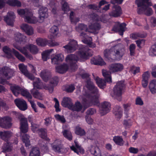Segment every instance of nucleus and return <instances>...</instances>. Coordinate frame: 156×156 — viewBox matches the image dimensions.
<instances>
[{
	"label": "nucleus",
	"instance_id": "f257e3e1",
	"mask_svg": "<svg viewBox=\"0 0 156 156\" xmlns=\"http://www.w3.org/2000/svg\"><path fill=\"white\" fill-rule=\"evenodd\" d=\"M79 51L76 52L77 55L70 54L66 58V61L68 63L69 68L72 71H75L77 69L76 62L81 58L87 60L93 55L92 51L85 45H81L78 47Z\"/></svg>",
	"mask_w": 156,
	"mask_h": 156
},
{
	"label": "nucleus",
	"instance_id": "f03ea898",
	"mask_svg": "<svg viewBox=\"0 0 156 156\" xmlns=\"http://www.w3.org/2000/svg\"><path fill=\"white\" fill-rule=\"evenodd\" d=\"M85 83L87 88L91 91V94H86L85 98L82 99L83 106L87 108L93 105H97L99 104V94L97 87H95L90 78L87 79Z\"/></svg>",
	"mask_w": 156,
	"mask_h": 156
},
{
	"label": "nucleus",
	"instance_id": "7ed1b4c3",
	"mask_svg": "<svg viewBox=\"0 0 156 156\" xmlns=\"http://www.w3.org/2000/svg\"><path fill=\"white\" fill-rule=\"evenodd\" d=\"M125 49L121 45H117L109 49L105 50L104 55L109 61L113 62L117 59H120L124 54Z\"/></svg>",
	"mask_w": 156,
	"mask_h": 156
},
{
	"label": "nucleus",
	"instance_id": "20e7f679",
	"mask_svg": "<svg viewBox=\"0 0 156 156\" xmlns=\"http://www.w3.org/2000/svg\"><path fill=\"white\" fill-rule=\"evenodd\" d=\"M20 130L22 133H24L22 136V140L25 144L26 147H29L30 145L29 136L26 134L28 130V125L27 119L22 118L20 120Z\"/></svg>",
	"mask_w": 156,
	"mask_h": 156
},
{
	"label": "nucleus",
	"instance_id": "39448f33",
	"mask_svg": "<svg viewBox=\"0 0 156 156\" xmlns=\"http://www.w3.org/2000/svg\"><path fill=\"white\" fill-rule=\"evenodd\" d=\"M14 71L7 66L0 68V75L6 79L0 77V83L3 85L7 83V80L10 79L14 75Z\"/></svg>",
	"mask_w": 156,
	"mask_h": 156
},
{
	"label": "nucleus",
	"instance_id": "423d86ee",
	"mask_svg": "<svg viewBox=\"0 0 156 156\" xmlns=\"http://www.w3.org/2000/svg\"><path fill=\"white\" fill-rule=\"evenodd\" d=\"M17 11L19 15H24L25 21L27 23H36L38 22L37 19L33 16V14L30 10L20 9L18 10Z\"/></svg>",
	"mask_w": 156,
	"mask_h": 156
},
{
	"label": "nucleus",
	"instance_id": "0eeeda50",
	"mask_svg": "<svg viewBox=\"0 0 156 156\" xmlns=\"http://www.w3.org/2000/svg\"><path fill=\"white\" fill-rule=\"evenodd\" d=\"M126 85L123 81H120L117 82L113 88V91L114 95L119 98V101L121 100V96L124 92Z\"/></svg>",
	"mask_w": 156,
	"mask_h": 156
},
{
	"label": "nucleus",
	"instance_id": "6e6552de",
	"mask_svg": "<svg viewBox=\"0 0 156 156\" xmlns=\"http://www.w3.org/2000/svg\"><path fill=\"white\" fill-rule=\"evenodd\" d=\"M12 119L11 117L6 116L3 117H0V126L4 128H9L12 126Z\"/></svg>",
	"mask_w": 156,
	"mask_h": 156
},
{
	"label": "nucleus",
	"instance_id": "1a4fd4ad",
	"mask_svg": "<svg viewBox=\"0 0 156 156\" xmlns=\"http://www.w3.org/2000/svg\"><path fill=\"white\" fill-rule=\"evenodd\" d=\"M59 78L57 76L53 77L51 79L48 85L44 86V88L48 90L50 93H52L54 87L56 86L58 82Z\"/></svg>",
	"mask_w": 156,
	"mask_h": 156
},
{
	"label": "nucleus",
	"instance_id": "9d476101",
	"mask_svg": "<svg viewBox=\"0 0 156 156\" xmlns=\"http://www.w3.org/2000/svg\"><path fill=\"white\" fill-rule=\"evenodd\" d=\"M80 36L81 37L82 41L84 43L89 45L91 48H94L96 47L95 44H92V38L89 37L87 34L82 32L80 33Z\"/></svg>",
	"mask_w": 156,
	"mask_h": 156
},
{
	"label": "nucleus",
	"instance_id": "9b49d317",
	"mask_svg": "<svg viewBox=\"0 0 156 156\" xmlns=\"http://www.w3.org/2000/svg\"><path fill=\"white\" fill-rule=\"evenodd\" d=\"M4 21L8 25L11 26L13 25L16 16L13 12H9L7 13V15L4 16Z\"/></svg>",
	"mask_w": 156,
	"mask_h": 156
},
{
	"label": "nucleus",
	"instance_id": "f8f14e48",
	"mask_svg": "<svg viewBox=\"0 0 156 156\" xmlns=\"http://www.w3.org/2000/svg\"><path fill=\"white\" fill-rule=\"evenodd\" d=\"M77 45V43L76 41L72 40L67 44L64 46L63 48H65L68 52H72L76 50Z\"/></svg>",
	"mask_w": 156,
	"mask_h": 156
},
{
	"label": "nucleus",
	"instance_id": "ddd939ff",
	"mask_svg": "<svg viewBox=\"0 0 156 156\" xmlns=\"http://www.w3.org/2000/svg\"><path fill=\"white\" fill-rule=\"evenodd\" d=\"M111 105L110 103L106 101L101 104L100 112L101 115H103L110 112L111 110Z\"/></svg>",
	"mask_w": 156,
	"mask_h": 156
},
{
	"label": "nucleus",
	"instance_id": "4468645a",
	"mask_svg": "<svg viewBox=\"0 0 156 156\" xmlns=\"http://www.w3.org/2000/svg\"><path fill=\"white\" fill-rule=\"evenodd\" d=\"M126 26V24L124 23L120 24L119 22H118L117 24L113 27L112 30L115 32H118L120 35L122 36L125 31L124 27Z\"/></svg>",
	"mask_w": 156,
	"mask_h": 156
},
{
	"label": "nucleus",
	"instance_id": "2eb2a0df",
	"mask_svg": "<svg viewBox=\"0 0 156 156\" xmlns=\"http://www.w3.org/2000/svg\"><path fill=\"white\" fill-rule=\"evenodd\" d=\"M14 103L17 107L21 111H25L27 108V105L26 101L23 99H16Z\"/></svg>",
	"mask_w": 156,
	"mask_h": 156
},
{
	"label": "nucleus",
	"instance_id": "dca6fc26",
	"mask_svg": "<svg viewBox=\"0 0 156 156\" xmlns=\"http://www.w3.org/2000/svg\"><path fill=\"white\" fill-rule=\"evenodd\" d=\"M122 10L121 7L118 5H114L113 8V10L109 13V15L114 17H118L122 14Z\"/></svg>",
	"mask_w": 156,
	"mask_h": 156
},
{
	"label": "nucleus",
	"instance_id": "f3484780",
	"mask_svg": "<svg viewBox=\"0 0 156 156\" xmlns=\"http://www.w3.org/2000/svg\"><path fill=\"white\" fill-rule=\"evenodd\" d=\"M36 42L38 45L44 47L47 45L53 46L57 45L51 41L41 38H37L36 40Z\"/></svg>",
	"mask_w": 156,
	"mask_h": 156
},
{
	"label": "nucleus",
	"instance_id": "a211bd4d",
	"mask_svg": "<svg viewBox=\"0 0 156 156\" xmlns=\"http://www.w3.org/2000/svg\"><path fill=\"white\" fill-rule=\"evenodd\" d=\"M123 68V65L119 63H112L109 66V70L112 73L120 72L122 70Z\"/></svg>",
	"mask_w": 156,
	"mask_h": 156
},
{
	"label": "nucleus",
	"instance_id": "6ab92c4d",
	"mask_svg": "<svg viewBox=\"0 0 156 156\" xmlns=\"http://www.w3.org/2000/svg\"><path fill=\"white\" fill-rule=\"evenodd\" d=\"M90 62L92 64L96 65L102 66L106 64V63L100 55L92 58Z\"/></svg>",
	"mask_w": 156,
	"mask_h": 156
},
{
	"label": "nucleus",
	"instance_id": "aec40b11",
	"mask_svg": "<svg viewBox=\"0 0 156 156\" xmlns=\"http://www.w3.org/2000/svg\"><path fill=\"white\" fill-rule=\"evenodd\" d=\"M12 133L10 131H4L0 132V137L4 141L7 142L12 136Z\"/></svg>",
	"mask_w": 156,
	"mask_h": 156
},
{
	"label": "nucleus",
	"instance_id": "412c9836",
	"mask_svg": "<svg viewBox=\"0 0 156 156\" xmlns=\"http://www.w3.org/2000/svg\"><path fill=\"white\" fill-rule=\"evenodd\" d=\"M48 9L45 7H41L40 8L38 11L39 14V17L41 20L40 22H42L45 18L48 17L47 13Z\"/></svg>",
	"mask_w": 156,
	"mask_h": 156
},
{
	"label": "nucleus",
	"instance_id": "4be33fe9",
	"mask_svg": "<svg viewBox=\"0 0 156 156\" xmlns=\"http://www.w3.org/2000/svg\"><path fill=\"white\" fill-rule=\"evenodd\" d=\"M64 59V56L62 54L56 55L51 59V62L52 64H58L62 62Z\"/></svg>",
	"mask_w": 156,
	"mask_h": 156
},
{
	"label": "nucleus",
	"instance_id": "5701e85b",
	"mask_svg": "<svg viewBox=\"0 0 156 156\" xmlns=\"http://www.w3.org/2000/svg\"><path fill=\"white\" fill-rule=\"evenodd\" d=\"M21 28L28 35H31L34 33L33 28L27 24H22L21 26Z\"/></svg>",
	"mask_w": 156,
	"mask_h": 156
},
{
	"label": "nucleus",
	"instance_id": "b1692460",
	"mask_svg": "<svg viewBox=\"0 0 156 156\" xmlns=\"http://www.w3.org/2000/svg\"><path fill=\"white\" fill-rule=\"evenodd\" d=\"M73 103L72 100L70 98L65 97L63 99L62 105L64 107L67 108L70 110L71 106H73Z\"/></svg>",
	"mask_w": 156,
	"mask_h": 156
},
{
	"label": "nucleus",
	"instance_id": "393cba45",
	"mask_svg": "<svg viewBox=\"0 0 156 156\" xmlns=\"http://www.w3.org/2000/svg\"><path fill=\"white\" fill-rule=\"evenodd\" d=\"M52 149L55 152L58 153L61 152V149L62 148V145L61 142L58 140H55L51 144Z\"/></svg>",
	"mask_w": 156,
	"mask_h": 156
},
{
	"label": "nucleus",
	"instance_id": "a878e982",
	"mask_svg": "<svg viewBox=\"0 0 156 156\" xmlns=\"http://www.w3.org/2000/svg\"><path fill=\"white\" fill-rule=\"evenodd\" d=\"M90 29L91 30L94 34H98L99 30L101 28V25L98 22H95L91 24L89 26Z\"/></svg>",
	"mask_w": 156,
	"mask_h": 156
},
{
	"label": "nucleus",
	"instance_id": "bb28decb",
	"mask_svg": "<svg viewBox=\"0 0 156 156\" xmlns=\"http://www.w3.org/2000/svg\"><path fill=\"white\" fill-rule=\"evenodd\" d=\"M69 66L66 63L56 67V72L61 73L63 74L66 73L69 69Z\"/></svg>",
	"mask_w": 156,
	"mask_h": 156
},
{
	"label": "nucleus",
	"instance_id": "cd10ccee",
	"mask_svg": "<svg viewBox=\"0 0 156 156\" xmlns=\"http://www.w3.org/2000/svg\"><path fill=\"white\" fill-rule=\"evenodd\" d=\"M113 113L118 119H120L122 115V112L121 107L119 106H115L113 109Z\"/></svg>",
	"mask_w": 156,
	"mask_h": 156
},
{
	"label": "nucleus",
	"instance_id": "c85d7f7f",
	"mask_svg": "<svg viewBox=\"0 0 156 156\" xmlns=\"http://www.w3.org/2000/svg\"><path fill=\"white\" fill-rule=\"evenodd\" d=\"M38 133L41 138L45 139L46 141H49L50 139L47 137V129L45 128H41L38 129Z\"/></svg>",
	"mask_w": 156,
	"mask_h": 156
},
{
	"label": "nucleus",
	"instance_id": "c756f323",
	"mask_svg": "<svg viewBox=\"0 0 156 156\" xmlns=\"http://www.w3.org/2000/svg\"><path fill=\"white\" fill-rule=\"evenodd\" d=\"M83 108V106L80 102L78 101L75 102L74 105L73 103L70 110L73 111L79 112Z\"/></svg>",
	"mask_w": 156,
	"mask_h": 156
},
{
	"label": "nucleus",
	"instance_id": "7c9ffc66",
	"mask_svg": "<svg viewBox=\"0 0 156 156\" xmlns=\"http://www.w3.org/2000/svg\"><path fill=\"white\" fill-rule=\"evenodd\" d=\"M26 37L22 35L20 33H18L15 34V41L18 42H19L20 44L25 42Z\"/></svg>",
	"mask_w": 156,
	"mask_h": 156
},
{
	"label": "nucleus",
	"instance_id": "2f4dec72",
	"mask_svg": "<svg viewBox=\"0 0 156 156\" xmlns=\"http://www.w3.org/2000/svg\"><path fill=\"white\" fill-rule=\"evenodd\" d=\"M10 88L13 94L18 96L20 94L22 88L18 86H10Z\"/></svg>",
	"mask_w": 156,
	"mask_h": 156
},
{
	"label": "nucleus",
	"instance_id": "473e14b6",
	"mask_svg": "<svg viewBox=\"0 0 156 156\" xmlns=\"http://www.w3.org/2000/svg\"><path fill=\"white\" fill-rule=\"evenodd\" d=\"M90 151L91 154L95 156H101L100 151L98 147L91 146L90 147Z\"/></svg>",
	"mask_w": 156,
	"mask_h": 156
},
{
	"label": "nucleus",
	"instance_id": "72a5a7b5",
	"mask_svg": "<svg viewBox=\"0 0 156 156\" xmlns=\"http://www.w3.org/2000/svg\"><path fill=\"white\" fill-rule=\"evenodd\" d=\"M30 92L34 98L39 100H41L42 94L41 93L39 92L38 90L36 89L33 88L31 90Z\"/></svg>",
	"mask_w": 156,
	"mask_h": 156
},
{
	"label": "nucleus",
	"instance_id": "f704fd0d",
	"mask_svg": "<svg viewBox=\"0 0 156 156\" xmlns=\"http://www.w3.org/2000/svg\"><path fill=\"white\" fill-rule=\"evenodd\" d=\"M149 87L152 94H154L156 93V79H153L150 81L149 83Z\"/></svg>",
	"mask_w": 156,
	"mask_h": 156
},
{
	"label": "nucleus",
	"instance_id": "c9c22d12",
	"mask_svg": "<svg viewBox=\"0 0 156 156\" xmlns=\"http://www.w3.org/2000/svg\"><path fill=\"white\" fill-rule=\"evenodd\" d=\"M97 84L98 87L101 89H103L105 88V86H106V82L101 79L99 78L98 77H97L94 78Z\"/></svg>",
	"mask_w": 156,
	"mask_h": 156
},
{
	"label": "nucleus",
	"instance_id": "e433bc0d",
	"mask_svg": "<svg viewBox=\"0 0 156 156\" xmlns=\"http://www.w3.org/2000/svg\"><path fill=\"white\" fill-rule=\"evenodd\" d=\"M113 140L115 144L119 146H122L124 144V141L121 136H115L113 137Z\"/></svg>",
	"mask_w": 156,
	"mask_h": 156
},
{
	"label": "nucleus",
	"instance_id": "4c0bfd02",
	"mask_svg": "<svg viewBox=\"0 0 156 156\" xmlns=\"http://www.w3.org/2000/svg\"><path fill=\"white\" fill-rule=\"evenodd\" d=\"M111 72L108 71H105L102 72L103 76L105 77V82L109 83H112V76H111Z\"/></svg>",
	"mask_w": 156,
	"mask_h": 156
},
{
	"label": "nucleus",
	"instance_id": "58836bf2",
	"mask_svg": "<svg viewBox=\"0 0 156 156\" xmlns=\"http://www.w3.org/2000/svg\"><path fill=\"white\" fill-rule=\"evenodd\" d=\"M6 3L12 6L20 7L21 6V2L18 0H7Z\"/></svg>",
	"mask_w": 156,
	"mask_h": 156
},
{
	"label": "nucleus",
	"instance_id": "ea45409f",
	"mask_svg": "<svg viewBox=\"0 0 156 156\" xmlns=\"http://www.w3.org/2000/svg\"><path fill=\"white\" fill-rule=\"evenodd\" d=\"M28 46V45H26L25 46L21 48V49L20 50V51L21 53L24 54L27 58L31 59L32 57L31 55L28 53V50H29V49Z\"/></svg>",
	"mask_w": 156,
	"mask_h": 156
},
{
	"label": "nucleus",
	"instance_id": "a19ab883",
	"mask_svg": "<svg viewBox=\"0 0 156 156\" xmlns=\"http://www.w3.org/2000/svg\"><path fill=\"white\" fill-rule=\"evenodd\" d=\"M12 52L15 56L20 61L22 62H24L25 61V58L14 48H12Z\"/></svg>",
	"mask_w": 156,
	"mask_h": 156
},
{
	"label": "nucleus",
	"instance_id": "79ce46f5",
	"mask_svg": "<svg viewBox=\"0 0 156 156\" xmlns=\"http://www.w3.org/2000/svg\"><path fill=\"white\" fill-rule=\"evenodd\" d=\"M20 94L27 99L28 101L32 98V96L30 93L27 90L23 89L22 88L21 89Z\"/></svg>",
	"mask_w": 156,
	"mask_h": 156
},
{
	"label": "nucleus",
	"instance_id": "37998d69",
	"mask_svg": "<svg viewBox=\"0 0 156 156\" xmlns=\"http://www.w3.org/2000/svg\"><path fill=\"white\" fill-rule=\"evenodd\" d=\"M53 51V49H50L43 51L41 54L42 58L43 60L44 61H46L51 53Z\"/></svg>",
	"mask_w": 156,
	"mask_h": 156
},
{
	"label": "nucleus",
	"instance_id": "c03bdc74",
	"mask_svg": "<svg viewBox=\"0 0 156 156\" xmlns=\"http://www.w3.org/2000/svg\"><path fill=\"white\" fill-rule=\"evenodd\" d=\"M58 28L57 26H54L50 30V32L51 33L52 37L51 38H55L58 33Z\"/></svg>",
	"mask_w": 156,
	"mask_h": 156
},
{
	"label": "nucleus",
	"instance_id": "a18cd8bd",
	"mask_svg": "<svg viewBox=\"0 0 156 156\" xmlns=\"http://www.w3.org/2000/svg\"><path fill=\"white\" fill-rule=\"evenodd\" d=\"M74 12L71 11L69 15V19L71 23L76 24L80 21V18L78 17H74Z\"/></svg>",
	"mask_w": 156,
	"mask_h": 156
},
{
	"label": "nucleus",
	"instance_id": "49530a36",
	"mask_svg": "<svg viewBox=\"0 0 156 156\" xmlns=\"http://www.w3.org/2000/svg\"><path fill=\"white\" fill-rule=\"evenodd\" d=\"M75 133L77 135L80 136L84 135L86 133L84 130L78 126H76L75 128Z\"/></svg>",
	"mask_w": 156,
	"mask_h": 156
},
{
	"label": "nucleus",
	"instance_id": "de8ad7c7",
	"mask_svg": "<svg viewBox=\"0 0 156 156\" xmlns=\"http://www.w3.org/2000/svg\"><path fill=\"white\" fill-rule=\"evenodd\" d=\"M74 84L67 85L65 87V90L68 93H72L75 89Z\"/></svg>",
	"mask_w": 156,
	"mask_h": 156
},
{
	"label": "nucleus",
	"instance_id": "09e8293b",
	"mask_svg": "<svg viewBox=\"0 0 156 156\" xmlns=\"http://www.w3.org/2000/svg\"><path fill=\"white\" fill-rule=\"evenodd\" d=\"M3 51L9 58H11L12 57L11 53H12V49L11 50L9 47L7 46H5L3 48Z\"/></svg>",
	"mask_w": 156,
	"mask_h": 156
},
{
	"label": "nucleus",
	"instance_id": "8fccbe9b",
	"mask_svg": "<svg viewBox=\"0 0 156 156\" xmlns=\"http://www.w3.org/2000/svg\"><path fill=\"white\" fill-rule=\"evenodd\" d=\"M40 152L39 150L37 147L33 148L30 152L29 156H39Z\"/></svg>",
	"mask_w": 156,
	"mask_h": 156
},
{
	"label": "nucleus",
	"instance_id": "3c124183",
	"mask_svg": "<svg viewBox=\"0 0 156 156\" xmlns=\"http://www.w3.org/2000/svg\"><path fill=\"white\" fill-rule=\"evenodd\" d=\"M28 47L30 52L34 54H37L38 51V49L37 47L34 45H28Z\"/></svg>",
	"mask_w": 156,
	"mask_h": 156
},
{
	"label": "nucleus",
	"instance_id": "603ef678",
	"mask_svg": "<svg viewBox=\"0 0 156 156\" xmlns=\"http://www.w3.org/2000/svg\"><path fill=\"white\" fill-rule=\"evenodd\" d=\"M149 54L152 56H156V42L152 45L150 49Z\"/></svg>",
	"mask_w": 156,
	"mask_h": 156
},
{
	"label": "nucleus",
	"instance_id": "864d4df0",
	"mask_svg": "<svg viewBox=\"0 0 156 156\" xmlns=\"http://www.w3.org/2000/svg\"><path fill=\"white\" fill-rule=\"evenodd\" d=\"M19 67L20 71L24 75L28 72L27 66L23 64H20L19 65Z\"/></svg>",
	"mask_w": 156,
	"mask_h": 156
},
{
	"label": "nucleus",
	"instance_id": "5fc2aeb1",
	"mask_svg": "<svg viewBox=\"0 0 156 156\" xmlns=\"http://www.w3.org/2000/svg\"><path fill=\"white\" fill-rule=\"evenodd\" d=\"M63 134L64 137L69 141L72 139V136L71 133L69 132L68 130H65L63 132Z\"/></svg>",
	"mask_w": 156,
	"mask_h": 156
},
{
	"label": "nucleus",
	"instance_id": "6e6d98bb",
	"mask_svg": "<svg viewBox=\"0 0 156 156\" xmlns=\"http://www.w3.org/2000/svg\"><path fill=\"white\" fill-rule=\"evenodd\" d=\"M62 9L65 13L69 11L70 8L68 3L66 1H64L63 4H62Z\"/></svg>",
	"mask_w": 156,
	"mask_h": 156
},
{
	"label": "nucleus",
	"instance_id": "4d7b16f0",
	"mask_svg": "<svg viewBox=\"0 0 156 156\" xmlns=\"http://www.w3.org/2000/svg\"><path fill=\"white\" fill-rule=\"evenodd\" d=\"M3 152L7 153L10 152L11 151L12 149L11 146L9 145L8 142L6 144H5L2 147Z\"/></svg>",
	"mask_w": 156,
	"mask_h": 156
},
{
	"label": "nucleus",
	"instance_id": "13d9d810",
	"mask_svg": "<svg viewBox=\"0 0 156 156\" xmlns=\"http://www.w3.org/2000/svg\"><path fill=\"white\" fill-rule=\"evenodd\" d=\"M40 76L43 80L45 82H47L48 80L50 77L49 76L47 75L46 73L44 71L41 72Z\"/></svg>",
	"mask_w": 156,
	"mask_h": 156
},
{
	"label": "nucleus",
	"instance_id": "bf43d9fd",
	"mask_svg": "<svg viewBox=\"0 0 156 156\" xmlns=\"http://www.w3.org/2000/svg\"><path fill=\"white\" fill-rule=\"evenodd\" d=\"M136 48V45L134 44H132L129 45V49L130 51V54L131 56L134 55L135 53Z\"/></svg>",
	"mask_w": 156,
	"mask_h": 156
},
{
	"label": "nucleus",
	"instance_id": "052dcab7",
	"mask_svg": "<svg viewBox=\"0 0 156 156\" xmlns=\"http://www.w3.org/2000/svg\"><path fill=\"white\" fill-rule=\"evenodd\" d=\"M123 107L124 109V114L126 115L125 117L127 118L128 117V111L129 110V108L130 106V104H124L123 105Z\"/></svg>",
	"mask_w": 156,
	"mask_h": 156
},
{
	"label": "nucleus",
	"instance_id": "680f3d73",
	"mask_svg": "<svg viewBox=\"0 0 156 156\" xmlns=\"http://www.w3.org/2000/svg\"><path fill=\"white\" fill-rule=\"evenodd\" d=\"M90 17L93 21L98 22L100 20V16L96 13H93L91 14Z\"/></svg>",
	"mask_w": 156,
	"mask_h": 156
},
{
	"label": "nucleus",
	"instance_id": "e2e57ef3",
	"mask_svg": "<svg viewBox=\"0 0 156 156\" xmlns=\"http://www.w3.org/2000/svg\"><path fill=\"white\" fill-rule=\"evenodd\" d=\"M123 124L126 129L129 128L132 125L130 119L124 120Z\"/></svg>",
	"mask_w": 156,
	"mask_h": 156
},
{
	"label": "nucleus",
	"instance_id": "0e129e2a",
	"mask_svg": "<svg viewBox=\"0 0 156 156\" xmlns=\"http://www.w3.org/2000/svg\"><path fill=\"white\" fill-rule=\"evenodd\" d=\"M53 100L55 102L54 107L55 108V112H60L61 110L59 108V104L58 100L57 98H55Z\"/></svg>",
	"mask_w": 156,
	"mask_h": 156
},
{
	"label": "nucleus",
	"instance_id": "69168bd1",
	"mask_svg": "<svg viewBox=\"0 0 156 156\" xmlns=\"http://www.w3.org/2000/svg\"><path fill=\"white\" fill-rule=\"evenodd\" d=\"M56 119L60 122L62 123H64L66 122V120L63 115H61L59 114H57L55 116Z\"/></svg>",
	"mask_w": 156,
	"mask_h": 156
},
{
	"label": "nucleus",
	"instance_id": "338daca9",
	"mask_svg": "<svg viewBox=\"0 0 156 156\" xmlns=\"http://www.w3.org/2000/svg\"><path fill=\"white\" fill-rule=\"evenodd\" d=\"M87 29V26L83 23L79 24L78 26L76 27V30L79 32L80 31L82 30H86Z\"/></svg>",
	"mask_w": 156,
	"mask_h": 156
},
{
	"label": "nucleus",
	"instance_id": "774afa93",
	"mask_svg": "<svg viewBox=\"0 0 156 156\" xmlns=\"http://www.w3.org/2000/svg\"><path fill=\"white\" fill-rule=\"evenodd\" d=\"M150 77V73L148 71L145 72L143 74L142 76V80L149 81Z\"/></svg>",
	"mask_w": 156,
	"mask_h": 156
}]
</instances>
